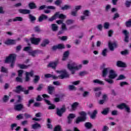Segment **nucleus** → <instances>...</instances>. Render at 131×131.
<instances>
[{
  "instance_id": "nucleus-1",
  "label": "nucleus",
  "mask_w": 131,
  "mask_h": 131,
  "mask_svg": "<svg viewBox=\"0 0 131 131\" xmlns=\"http://www.w3.org/2000/svg\"><path fill=\"white\" fill-rule=\"evenodd\" d=\"M17 58V55L15 54H11L9 56L7 57L5 60V63H11L10 67L13 69L15 66V61Z\"/></svg>"
},
{
  "instance_id": "nucleus-2",
  "label": "nucleus",
  "mask_w": 131,
  "mask_h": 131,
  "mask_svg": "<svg viewBox=\"0 0 131 131\" xmlns=\"http://www.w3.org/2000/svg\"><path fill=\"white\" fill-rule=\"evenodd\" d=\"M57 72L58 73H59V74L61 75L58 76V77L52 75V76L51 77H52L53 79H58V78H59V79H64V78H69L70 75L68 74V73L67 72V71H66V70L57 71Z\"/></svg>"
},
{
  "instance_id": "nucleus-3",
  "label": "nucleus",
  "mask_w": 131,
  "mask_h": 131,
  "mask_svg": "<svg viewBox=\"0 0 131 131\" xmlns=\"http://www.w3.org/2000/svg\"><path fill=\"white\" fill-rule=\"evenodd\" d=\"M80 115V117H78L75 121V123L76 124H79L80 122H84L86 120V113L84 111H82L79 113Z\"/></svg>"
},
{
  "instance_id": "nucleus-4",
  "label": "nucleus",
  "mask_w": 131,
  "mask_h": 131,
  "mask_svg": "<svg viewBox=\"0 0 131 131\" xmlns=\"http://www.w3.org/2000/svg\"><path fill=\"white\" fill-rule=\"evenodd\" d=\"M16 94H20L21 92L24 93L25 95H28L29 94V90H25V88H24L21 85H18L16 87L15 90L14 91Z\"/></svg>"
},
{
  "instance_id": "nucleus-5",
  "label": "nucleus",
  "mask_w": 131,
  "mask_h": 131,
  "mask_svg": "<svg viewBox=\"0 0 131 131\" xmlns=\"http://www.w3.org/2000/svg\"><path fill=\"white\" fill-rule=\"evenodd\" d=\"M82 66L81 64L79 65V66H75L74 67L72 66V64H71L70 63L68 64V68L70 70L72 74H75V70H78L79 69H80Z\"/></svg>"
},
{
  "instance_id": "nucleus-6",
  "label": "nucleus",
  "mask_w": 131,
  "mask_h": 131,
  "mask_svg": "<svg viewBox=\"0 0 131 131\" xmlns=\"http://www.w3.org/2000/svg\"><path fill=\"white\" fill-rule=\"evenodd\" d=\"M65 112H66V107L65 105H62V107L60 109H56L57 115H58V116H59V117H62L63 113H65Z\"/></svg>"
},
{
  "instance_id": "nucleus-7",
  "label": "nucleus",
  "mask_w": 131,
  "mask_h": 131,
  "mask_svg": "<svg viewBox=\"0 0 131 131\" xmlns=\"http://www.w3.org/2000/svg\"><path fill=\"white\" fill-rule=\"evenodd\" d=\"M75 118V114H70L67 117V122L68 124H71L72 123V121H73V119Z\"/></svg>"
},
{
  "instance_id": "nucleus-8",
  "label": "nucleus",
  "mask_w": 131,
  "mask_h": 131,
  "mask_svg": "<svg viewBox=\"0 0 131 131\" xmlns=\"http://www.w3.org/2000/svg\"><path fill=\"white\" fill-rule=\"evenodd\" d=\"M42 51L39 50H35L33 51L29 52V55L30 56H32V57H36V55H38L39 54H41Z\"/></svg>"
},
{
  "instance_id": "nucleus-9",
  "label": "nucleus",
  "mask_w": 131,
  "mask_h": 131,
  "mask_svg": "<svg viewBox=\"0 0 131 131\" xmlns=\"http://www.w3.org/2000/svg\"><path fill=\"white\" fill-rule=\"evenodd\" d=\"M30 40L31 43L37 46V45L40 42V38H35L34 37H31Z\"/></svg>"
},
{
  "instance_id": "nucleus-10",
  "label": "nucleus",
  "mask_w": 131,
  "mask_h": 131,
  "mask_svg": "<svg viewBox=\"0 0 131 131\" xmlns=\"http://www.w3.org/2000/svg\"><path fill=\"white\" fill-rule=\"evenodd\" d=\"M108 78L111 79H114V78H116L117 77V74L113 70H111L109 72Z\"/></svg>"
},
{
  "instance_id": "nucleus-11",
  "label": "nucleus",
  "mask_w": 131,
  "mask_h": 131,
  "mask_svg": "<svg viewBox=\"0 0 131 131\" xmlns=\"http://www.w3.org/2000/svg\"><path fill=\"white\" fill-rule=\"evenodd\" d=\"M59 63V60H57L55 62H50L49 63V64L47 66V67L52 68V69H56V68L57 67V65H58V63Z\"/></svg>"
},
{
  "instance_id": "nucleus-12",
  "label": "nucleus",
  "mask_w": 131,
  "mask_h": 131,
  "mask_svg": "<svg viewBox=\"0 0 131 131\" xmlns=\"http://www.w3.org/2000/svg\"><path fill=\"white\" fill-rule=\"evenodd\" d=\"M60 15V12H56L53 16L48 19L49 22H53L54 20H56V18H59Z\"/></svg>"
},
{
  "instance_id": "nucleus-13",
  "label": "nucleus",
  "mask_w": 131,
  "mask_h": 131,
  "mask_svg": "<svg viewBox=\"0 0 131 131\" xmlns=\"http://www.w3.org/2000/svg\"><path fill=\"white\" fill-rule=\"evenodd\" d=\"M22 109H24V105L21 103L17 104L14 106V110L15 111H21Z\"/></svg>"
},
{
  "instance_id": "nucleus-14",
  "label": "nucleus",
  "mask_w": 131,
  "mask_h": 131,
  "mask_svg": "<svg viewBox=\"0 0 131 131\" xmlns=\"http://www.w3.org/2000/svg\"><path fill=\"white\" fill-rule=\"evenodd\" d=\"M63 49H65V46L62 44H58V45L52 47L53 51H56V50H63Z\"/></svg>"
},
{
  "instance_id": "nucleus-15",
  "label": "nucleus",
  "mask_w": 131,
  "mask_h": 131,
  "mask_svg": "<svg viewBox=\"0 0 131 131\" xmlns=\"http://www.w3.org/2000/svg\"><path fill=\"white\" fill-rule=\"evenodd\" d=\"M108 48L110 51L113 52V51H114V48H117V43L115 42H114L113 43H111L110 42H108Z\"/></svg>"
},
{
  "instance_id": "nucleus-16",
  "label": "nucleus",
  "mask_w": 131,
  "mask_h": 131,
  "mask_svg": "<svg viewBox=\"0 0 131 131\" xmlns=\"http://www.w3.org/2000/svg\"><path fill=\"white\" fill-rule=\"evenodd\" d=\"M47 91L49 95H53L55 92V88L53 85H50L47 88Z\"/></svg>"
},
{
  "instance_id": "nucleus-17",
  "label": "nucleus",
  "mask_w": 131,
  "mask_h": 131,
  "mask_svg": "<svg viewBox=\"0 0 131 131\" xmlns=\"http://www.w3.org/2000/svg\"><path fill=\"white\" fill-rule=\"evenodd\" d=\"M48 18V15H46L44 14H42L39 16L38 18V21L40 23L42 22V21H44L45 20H47Z\"/></svg>"
},
{
  "instance_id": "nucleus-18",
  "label": "nucleus",
  "mask_w": 131,
  "mask_h": 131,
  "mask_svg": "<svg viewBox=\"0 0 131 131\" xmlns=\"http://www.w3.org/2000/svg\"><path fill=\"white\" fill-rule=\"evenodd\" d=\"M18 12L20 14H23V15H27V14H30L31 11L29 9H18Z\"/></svg>"
},
{
  "instance_id": "nucleus-19",
  "label": "nucleus",
  "mask_w": 131,
  "mask_h": 131,
  "mask_svg": "<svg viewBox=\"0 0 131 131\" xmlns=\"http://www.w3.org/2000/svg\"><path fill=\"white\" fill-rule=\"evenodd\" d=\"M123 33L125 35L124 38V41L125 42H128V38H129V37L128 36V34H129V32H127V30H124L123 31Z\"/></svg>"
},
{
  "instance_id": "nucleus-20",
  "label": "nucleus",
  "mask_w": 131,
  "mask_h": 131,
  "mask_svg": "<svg viewBox=\"0 0 131 131\" xmlns=\"http://www.w3.org/2000/svg\"><path fill=\"white\" fill-rule=\"evenodd\" d=\"M28 7L30 10H34L37 8L36 4L34 2H30Z\"/></svg>"
},
{
  "instance_id": "nucleus-21",
  "label": "nucleus",
  "mask_w": 131,
  "mask_h": 131,
  "mask_svg": "<svg viewBox=\"0 0 131 131\" xmlns=\"http://www.w3.org/2000/svg\"><path fill=\"white\" fill-rule=\"evenodd\" d=\"M70 53L69 52V51H67L64 52L62 60V61H66L67 59H68V57H69Z\"/></svg>"
},
{
  "instance_id": "nucleus-22",
  "label": "nucleus",
  "mask_w": 131,
  "mask_h": 131,
  "mask_svg": "<svg viewBox=\"0 0 131 131\" xmlns=\"http://www.w3.org/2000/svg\"><path fill=\"white\" fill-rule=\"evenodd\" d=\"M31 127L33 129H38V128H41V125L38 123H36L32 124Z\"/></svg>"
},
{
  "instance_id": "nucleus-23",
  "label": "nucleus",
  "mask_w": 131,
  "mask_h": 131,
  "mask_svg": "<svg viewBox=\"0 0 131 131\" xmlns=\"http://www.w3.org/2000/svg\"><path fill=\"white\" fill-rule=\"evenodd\" d=\"M5 45H16V40L8 39L5 42Z\"/></svg>"
},
{
  "instance_id": "nucleus-24",
  "label": "nucleus",
  "mask_w": 131,
  "mask_h": 131,
  "mask_svg": "<svg viewBox=\"0 0 131 131\" xmlns=\"http://www.w3.org/2000/svg\"><path fill=\"white\" fill-rule=\"evenodd\" d=\"M117 66H118V67H122V68L126 67V64H125V63H124L120 60H119L117 61Z\"/></svg>"
},
{
  "instance_id": "nucleus-25",
  "label": "nucleus",
  "mask_w": 131,
  "mask_h": 131,
  "mask_svg": "<svg viewBox=\"0 0 131 131\" xmlns=\"http://www.w3.org/2000/svg\"><path fill=\"white\" fill-rule=\"evenodd\" d=\"M79 105V103L77 102H74L71 105L72 111H75Z\"/></svg>"
},
{
  "instance_id": "nucleus-26",
  "label": "nucleus",
  "mask_w": 131,
  "mask_h": 131,
  "mask_svg": "<svg viewBox=\"0 0 131 131\" xmlns=\"http://www.w3.org/2000/svg\"><path fill=\"white\" fill-rule=\"evenodd\" d=\"M97 114H98V111L96 110H94L92 114L91 115L90 117L92 119H95L96 118V116H97Z\"/></svg>"
},
{
  "instance_id": "nucleus-27",
  "label": "nucleus",
  "mask_w": 131,
  "mask_h": 131,
  "mask_svg": "<svg viewBox=\"0 0 131 131\" xmlns=\"http://www.w3.org/2000/svg\"><path fill=\"white\" fill-rule=\"evenodd\" d=\"M50 43V41L48 39H45L43 40V42L41 44V47H45L47 46V45H49Z\"/></svg>"
},
{
  "instance_id": "nucleus-28",
  "label": "nucleus",
  "mask_w": 131,
  "mask_h": 131,
  "mask_svg": "<svg viewBox=\"0 0 131 131\" xmlns=\"http://www.w3.org/2000/svg\"><path fill=\"white\" fill-rule=\"evenodd\" d=\"M126 106V104H125V103H122L118 105L117 106V108H118L119 109H120L121 110H122L125 108Z\"/></svg>"
},
{
  "instance_id": "nucleus-29",
  "label": "nucleus",
  "mask_w": 131,
  "mask_h": 131,
  "mask_svg": "<svg viewBox=\"0 0 131 131\" xmlns=\"http://www.w3.org/2000/svg\"><path fill=\"white\" fill-rule=\"evenodd\" d=\"M29 18L30 19L31 22H34V21H36V17H35V16L32 15V14H31L30 13H29Z\"/></svg>"
},
{
  "instance_id": "nucleus-30",
  "label": "nucleus",
  "mask_w": 131,
  "mask_h": 131,
  "mask_svg": "<svg viewBox=\"0 0 131 131\" xmlns=\"http://www.w3.org/2000/svg\"><path fill=\"white\" fill-rule=\"evenodd\" d=\"M94 83H98V84H100L101 85H104L105 84L103 81H100L99 79H95L93 80Z\"/></svg>"
},
{
  "instance_id": "nucleus-31",
  "label": "nucleus",
  "mask_w": 131,
  "mask_h": 131,
  "mask_svg": "<svg viewBox=\"0 0 131 131\" xmlns=\"http://www.w3.org/2000/svg\"><path fill=\"white\" fill-rule=\"evenodd\" d=\"M85 127L90 129L93 127V125L91 122H88L85 123Z\"/></svg>"
},
{
  "instance_id": "nucleus-32",
  "label": "nucleus",
  "mask_w": 131,
  "mask_h": 131,
  "mask_svg": "<svg viewBox=\"0 0 131 131\" xmlns=\"http://www.w3.org/2000/svg\"><path fill=\"white\" fill-rule=\"evenodd\" d=\"M109 108L107 107L106 108H104L102 112H101V114L103 115H108V113H109Z\"/></svg>"
},
{
  "instance_id": "nucleus-33",
  "label": "nucleus",
  "mask_w": 131,
  "mask_h": 131,
  "mask_svg": "<svg viewBox=\"0 0 131 131\" xmlns=\"http://www.w3.org/2000/svg\"><path fill=\"white\" fill-rule=\"evenodd\" d=\"M125 25L126 27L128 28H130L131 27V19H129L125 23Z\"/></svg>"
},
{
  "instance_id": "nucleus-34",
  "label": "nucleus",
  "mask_w": 131,
  "mask_h": 131,
  "mask_svg": "<svg viewBox=\"0 0 131 131\" xmlns=\"http://www.w3.org/2000/svg\"><path fill=\"white\" fill-rule=\"evenodd\" d=\"M18 66L20 69H27L28 68V67L30 66V65L27 66L25 64H18Z\"/></svg>"
},
{
  "instance_id": "nucleus-35",
  "label": "nucleus",
  "mask_w": 131,
  "mask_h": 131,
  "mask_svg": "<svg viewBox=\"0 0 131 131\" xmlns=\"http://www.w3.org/2000/svg\"><path fill=\"white\" fill-rule=\"evenodd\" d=\"M108 74V69L107 68H104L103 69L102 71V76L103 77H105L107 76V74Z\"/></svg>"
},
{
  "instance_id": "nucleus-36",
  "label": "nucleus",
  "mask_w": 131,
  "mask_h": 131,
  "mask_svg": "<svg viewBox=\"0 0 131 131\" xmlns=\"http://www.w3.org/2000/svg\"><path fill=\"white\" fill-rule=\"evenodd\" d=\"M69 9H71V6L68 5H65L63 7H62L61 8V10L62 11H66V10H69Z\"/></svg>"
},
{
  "instance_id": "nucleus-37",
  "label": "nucleus",
  "mask_w": 131,
  "mask_h": 131,
  "mask_svg": "<svg viewBox=\"0 0 131 131\" xmlns=\"http://www.w3.org/2000/svg\"><path fill=\"white\" fill-rule=\"evenodd\" d=\"M54 131H62V127L60 125H57L54 128Z\"/></svg>"
},
{
  "instance_id": "nucleus-38",
  "label": "nucleus",
  "mask_w": 131,
  "mask_h": 131,
  "mask_svg": "<svg viewBox=\"0 0 131 131\" xmlns=\"http://www.w3.org/2000/svg\"><path fill=\"white\" fill-rule=\"evenodd\" d=\"M39 79H40V77L38 75H35L34 79V83H37L39 81Z\"/></svg>"
},
{
  "instance_id": "nucleus-39",
  "label": "nucleus",
  "mask_w": 131,
  "mask_h": 131,
  "mask_svg": "<svg viewBox=\"0 0 131 131\" xmlns=\"http://www.w3.org/2000/svg\"><path fill=\"white\" fill-rule=\"evenodd\" d=\"M13 22H17V21H23V18L19 16V17H16L15 18H13Z\"/></svg>"
},
{
  "instance_id": "nucleus-40",
  "label": "nucleus",
  "mask_w": 131,
  "mask_h": 131,
  "mask_svg": "<svg viewBox=\"0 0 131 131\" xmlns=\"http://www.w3.org/2000/svg\"><path fill=\"white\" fill-rule=\"evenodd\" d=\"M9 100H10V97H9V96L4 95L3 98V102H4V103H7V102H8Z\"/></svg>"
},
{
  "instance_id": "nucleus-41",
  "label": "nucleus",
  "mask_w": 131,
  "mask_h": 131,
  "mask_svg": "<svg viewBox=\"0 0 131 131\" xmlns=\"http://www.w3.org/2000/svg\"><path fill=\"white\" fill-rule=\"evenodd\" d=\"M52 29L53 31H57L58 30V26L55 24H53L52 25Z\"/></svg>"
},
{
  "instance_id": "nucleus-42",
  "label": "nucleus",
  "mask_w": 131,
  "mask_h": 131,
  "mask_svg": "<svg viewBox=\"0 0 131 131\" xmlns=\"http://www.w3.org/2000/svg\"><path fill=\"white\" fill-rule=\"evenodd\" d=\"M15 81H16V82H20V83H23V79L22 78H20V77H17L15 79Z\"/></svg>"
},
{
  "instance_id": "nucleus-43",
  "label": "nucleus",
  "mask_w": 131,
  "mask_h": 131,
  "mask_svg": "<svg viewBox=\"0 0 131 131\" xmlns=\"http://www.w3.org/2000/svg\"><path fill=\"white\" fill-rule=\"evenodd\" d=\"M128 84H129L125 81H122L120 82V86H121V88L124 86V85H128Z\"/></svg>"
},
{
  "instance_id": "nucleus-44",
  "label": "nucleus",
  "mask_w": 131,
  "mask_h": 131,
  "mask_svg": "<svg viewBox=\"0 0 131 131\" xmlns=\"http://www.w3.org/2000/svg\"><path fill=\"white\" fill-rule=\"evenodd\" d=\"M126 77L123 75H120L118 78L117 79V80H122L123 79H125Z\"/></svg>"
},
{
  "instance_id": "nucleus-45",
  "label": "nucleus",
  "mask_w": 131,
  "mask_h": 131,
  "mask_svg": "<svg viewBox=\"0 0 131 131\" xmlns=\"http://www.w3.org/2000/svg\"><path fill=\"white\" fill-rule=\"evenodd\" d=\"M62 3H63L62 0H56L54 2V4H55V5H56V6H60V5H61V4H62Z\"/></svg>"
},
{
  "instance_id": "nucleus-46",
  "label": "nucleus",
  "mask_w": 131,
  "mask_h": 131,
  "mask_svg": "<svg viewBox=\"0 0 131 131\" xmlns=\"http://www.w3.org/2000/svg\"><path fill=\"white\" fill-rule=\"evenodd\" d=\"M18 76L19 77H22L23 76V70H19L18 71Z\"/></svg>"
},
{
  "instance_id": "nucleus-47",
  "label": "nucleus",
  "mask_w": 131,
  "mask_h": 131,
  "mask_svg": "<svg viewBox=\"0 0 131 131\" xmlns=\"http://www.w3.org/2000/svg\"><path fill=\"white\" fill-rule=\"evenodd\" d=\"M121 54L123 55H128V54H129V52H128V50H125L123 51H121Z\"/></svg>"
},
{
  "instance_id": "nucleus-48",
  "label": "nucleus",
  "mask_w": 131,
  "mask_h": 131,
  "mask_svg": "<svg viewBox=\"0 0 131 131\" xmlns=\"http://www.w3.org/2000/svg\"><path fill=\"white\" fill-rule=\"evenodd\" d=\"M1 71L4 73H8V69L4 67H2Z\"/></svg>"
},
{
  "instance_id": "nucleus-49",
  "label": "nucleus",
  "mask_w": 131,
  "mask_h": 131,
  "mask_svg": "<svg viewBox=\"0 0 131 131\" xmlns=\"http://www.w3.org/2000/svg\"><path fill=\"white\" fill-rule=\"evenodd\" d=\"M34 102V99H30L29 100L28 104H27L28 107H30L31 106V104L33 103Z\"/></svg>"
},
{
  "instance_id": "nucleus-50",
  "label": "nucleus",
  "mask_w": 131,
  "mask_h": 131,
  "mask_svg": "<svg viewBox=\"0 0 131 131\" xmlns=\"http://www.w3.org/2000/svg\"><path fill=\"white\" fill-rule=\"evenodd\" d=\"M113 79H105V81H106L107 82H108V83H110V84H112V83H114V81H113V80H112Z\"/></svg>"
},
{
  "instance_id": "nucleus-51",
  "label": "nucleus",
  "mask_w": 131,
  "mask_h": 131,
  "mask_svg": "<svg viewBox=\"0 0 131 131\" xmlns=\"http://www.w3.org/2000/svg\"><path fill=\"white\" fill-rule=\"evenodd\" d=\"M109 26H110L109 23L106 22L104 24L103 27H104V29H108L109 28Z\"/></svg>"
},
{
  "instance_id": "nucleus-52",
  "label": "nucleus",
  "mask_w": 131,
  "mask_h": 131,
  "mask_svg": "<svg viewBox=\"0 0 131 131\" xmlns=\"http://www.w3.org/2000/svg\"><path fill=\"white\" fill-rule=\"evenodd\" d=\"M119 17H120V15H119V14H118V13H116L114 14V16L113 18V20H116V19H117V18H119Z\"/></svg>"
},
{
  "instance_id": "nucleus-53",
  "label": "nucleus",
  "mask_w": 131,
  "mask_h": 131,
  "mask_svg": "<svg viewBox=\"0 0 131 131\" xmlns=\"http://www.w3.org/2000/svg\"><path fill=\"white\" fill-rule=\"evenodd\" d=\"M43 86V85L42 84H39L38 88L36 89L37 91H38V92H40V91L42 90Z\"/></svg>"
},
{
  "instance_id": "nucleus-54",
  "label": "nucleus",
  "mask_w": 131,
  "mask_h": 131,
  "mask_svg": "<svg viewBox=\"0 0 131 131\" xmlns=\"http://www.w3.org/2000/svg\"><path fill=\"white\" fill-rule=\"evenodd\" d=\"M102 55L103 57H106L107 56V49H104L102 52Z\"/></svg>"
},
{
  "instance_id": "nucleus-55",
  "label": "nucleus",
  "mask_w": 131,
  "mask_h": 131,
  "mask_svg": "<svg viewBox=\"0 0 131 131\" xmlns=\"http://www.w3.org/2000/svg\"><path fill=\"white\" fill-rule=\"evenodd\" d=\"M101 95H102V92L101 91L95 93V97H96V98H100Z\"/></svg>"
},
{
  "instance_id": "nucleus-56",
  "label": "nucleus",
  "mask_w": 131,
  "mask_h": 131,
  "mask_svg": "<svg viewBox=\"0 0 131 131\" xmlns=\"http://www.w3.org/2000/svg\"><path fill=\"white\" fill-rule=\"evenodd\" d=\"M125 5L127 8H129V7H130L131 2L126 1Z\"/></svg>"
},
{
  "instance_id": "nucleus-57",
  "label": "nucleus",
  "mask_w": 131,
  "mask_h": 131,
  "mask_svg": "<svg viewBox=\"0 0 131 131\" xmlns=\"http://www.w3.org/2000/svg\"><path fill=\"white\" fill-rule=\"evenodd\" d=\"M74 22V20L72 19H68L66 21V24L67 25H70V24H72Z\"/></svg>"
},
{
  "instance_id": "nucleus-58",
  "label": "nucleus",
  "mask_w": 131,
  "mask_h": 131,
  "mask_svg": "<svg viewBox=\"0 0 131 131\" xmlns=\"http://www.w3.org/2000/svg\"><path fill=\"white\" fill-rule=\"evenodd\" d=\"M124 109L127 113H130V108L128 107L127 105H126Z\"/></svg>"
},
{
  "instance_id": "nucleus-59",
  "label": "nucleus",
  "mask_w": 131,
  "mask_h": 131,
  "mask_svg": "<svg viewBox=\"0 0 131 131\" xmlns=\"http://www.w3.org/2000/svg\"><path fill=\"white\" fill-rule=\"evenodd\" d=\"M50 105L51 106H49L48 107V110H53L55 109V108H56V105H54V104H51V105Z\"/></svg>"
},
{
  "instance_id": "nucleus-60",
  "label": "nucleus",
  "mask_w": 131,
  "mask_h": 131,
  "mask_svg": "<svg viewBox=\"0 0 131 131\" xmlns=\"http://www.w3.org/2000/svg\"><path fill=\"white\" fill-rule=\"evenodd\" d=\"M26 74L27 75H28V76H31V77H32V76H33V71H31V72H27L26 73Z\"/></svg>"
},
{
  "instance_id": "nucleus-61",
  "label": "nucleus",
  "mask_w": 131,
  "mask_h": 131,
  "mask_svg": "<svg viewBox=\"0 0 131 131\" xmlns=\"http://www.w3.org/2000/svg\"><path fill=\"white\" fill-rule=\"evenodd\" d=\"M37 102H40L42 100V98L40 95H38L37 98H36Z\"/></svg>"
},
{
  "instance_id": "nucleus-62",
  "label": "nucleus",
  "mask_w": 131,
  "mask_h": 131,
  "mask_svg": "<svg viewBox=\"0 0 131 131\" xmlns=\"http://www.w3.org/2000/svg\"><path fill=\"white\" fill-rule=\"evenodd\" d=\"M113 35V31L112 30H110L108 32V36L109 37H111Z\"/></svg>"
},
{
  "instance_id": "nucleus-63",
  "label": "nucleus",
  "mask_w": 131,
  "mask_h": 131,
  "mask_svg": "<svg viewBox=\"0 0 131 131\" xmlns=\"http://www.w3.org/2000/svg\"><path fill=\"white\" fill-rule=\"evenodd\" d=\"M90 11L89 10H85L83 12V15L84 16H86V17L89 16Z\"/></svg>"
},
{
  "instance_id": "nucleus-64",
  "label": "nucleus",
  "mask_w": 131,
  "mask_h": 131,
  "mask_svg": "<svg viewBox=\"0 0 131 131\" xmlns=\"http://www.w3.org/2000/svg\"><path fill=\"white\" fill-rule=\"evenodd\" d=\"M17 127V124L13 123L11 125V130H14V128Z\"/></svg>"
}]
</instances>
